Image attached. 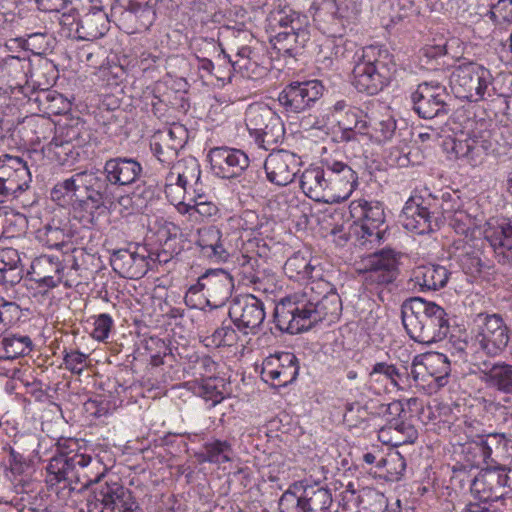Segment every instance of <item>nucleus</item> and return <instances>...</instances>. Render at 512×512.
<instances>
[{
  "label": "nucleus",
  "mask_w": 512,
  "mask_h": 512,
  "mask_svg": "<svg viewBox=\"0 0 512 512\" xmlns=\"http://www.w3.org/2000/svg\"><path fill=\"white\" fill-rule=\"evenodd\" d=\"M116 192L105 169H90L77 172L70 178L58 182L52 194L72 193L80 201V207L86 213V221L96 224L101 216L116 209Z\"/></svg>",
  "instance_id": "1"
},
{
  "label": "nucleus",
  "mask_w": 512,
  "mask_h": 512,
  "mask_svg": "<svg viewBox=\"0 0 512 512\" xmlns=\"http://www.w3.org/2000/svg\"><path fill=\"white\" fill-rule=\"evenodd\" d=\"M354 56L353 85L359 92L375 95L386 87L396 70L393 55L381 45L362 47Z\"/></svg>",
  "instance_id": "2"
},
{
  "label": "nucleus",
  "mask_w": 512,
  "mask_h": 512,
  "mask_svg": "<svg viewBox=\"0 0 512 512\" xmlns=\"http://www.w3.org/2000/svg\"><path fill=\"white\" fill-rule=\"evenodd\" d=\"M406 332L414 341L421 344H431L438 342L449 336V343L453 351L452 357L455 362L469 361L468 356L474 351V343H471L472 337L460 325H455L452 330L449 322H401Z\"/></svg>",
  "instance_id": "3"
},
{
  "label": "nucleus",
  "mask_w": 512,
  "mask_h": 512,
  "mask_svg": "<svg viewBox=\"0 0 512 512\" xmlns=\"http://www.w3.org/2000/svg\"><path fill=\"white\" fill-rule=\"evenodd\" d=\"M449 82L453 94L469 102L487 101L495 95L491 71L476 62H464L454 67Z\"/></svg>",
  "instance_id": "4"
},
{
  "label": "nucleus",
  "mask_w": 512,
  "mask_h": 512,
  "mask_svg": "<svg viewBox=\"0 0 512 512\" xmlns=\"http://www.w3.org/2000/svg\"><path fill=\"white\" fill-rule=\"evenodd\" d=\"M359 208L360 219L350 225L348 239L358 247L374 249L384 241L387 231L383 204L363 200L359 202Z\"/></svg>",
  "instance_id": "5"
},
{
  "label": "nucleus",
  "mask_w": 512,
  "mask_h": 512,
  "mask_svg": "<svg viewBox=\"0 0 512 512\" xmlns=\"http://www.w3.org/2000/svg\"><path fill=\"white\" fill-rule=\"evenodd\" d=\"M330 489L320 482L295 483L279 499L280 512H326L332 505Z\"/></svg>",
  "instance_id": "6"
},
{
  "label": "nucleus",
  "mask_w": 512,
  "mask_h": 512,
  "mask_svg": "<svg viewBox=\"0 0 512 512\" xmlns=\"http://www.w3.org/2000/svg\"><path fill=\"white\" fill-rule=\"evenodd\" d=\"M245 124L256 144L265 150L272 149L284 139L285 127L281 118L266 105H250L245 112Z\"/></svg>",
  "instance_id": "7"
},
{
  "label": "nucleus",
  "mask_w": 512,
  "mask_h": 512,
  "mask_svg": "<svg viewBox=\"0 0 512 512\" xmlns=\"http://www.w3.org/2000/svg\"><path fill=\"white\" fill-rule=\"evenodd\" d=\"M436 199L431 195H412L405 203L400 218L403 227L417 235L439 230Z\"/></svg>",
  "instance_id": "8"
},
{
  "label": "nucleus",
  "mask_w": 512,
  "mask_h": 512,
  "mask_svg": "<svg viewBox=\"0 0 512 512\" xmlns=\"http://www.w3.org/2000/svg\"><path fill=\"white\" fill-rule=\"evenodd\" d=\"M412 110L423 119L447 116L451 109L446 87L438 82H422L410 96Z\"/></svg>",
  "instance_id": "9"
},
{
  "label": "nucleus",
  "mask_w": 512,
  "mask_h": 512,
  "mask_svg": "<svg viewBox=\"0 0 512 512\" xmlns=\"http://www.w3.org/2000/svg\"><path fill=\"white\" fill-rule=\"evenodd\" d=\"M88 512H136L140 509L133 493L119 481L105 480L93 489Z\"/></svg>",
  "instance_id": "10"
},
{
  "label": "nucleus",
  "mask_w": 512,
  "mask_h": 512,
  "mask_svg": "<svg viewBox=\"0 0 512 512\" xmlns=\"http://www.w3.org/2000/svg\"><path fill=\"white\" fill-rule=\"evenodd\" d=\"M324 86L318 80L292 82L278 95L279 105L288 116L310 110L323 95Z\"/></svg>",
  "instance_id": "11"
},
{
  "label": "nucleus",
  "mask_w": 512,
  "mask_h": 512,
  "mask_svg": "<svg viewBox=\"0 0 512 512\" xmlns=\"http://www.w3.org/2000/svg\"><path fill=\"white\" fill-rule=\"evenodd\" d=\"M506 487H511L507 469L500 465H488L473 478L470 491L478 500L490 502L501 499Z\"/></svg>",
  "instance_id": "12"
},
{
  "label": "nucleus",
  "mask_w": 512,
  "mask_h": 512,
  "mask_svg": "<svg viewBox=\"0 0 512 512\" xmlns=\"http://www.w3.org/2000/svg\"><path fill=\"white\" fill-rule=\"evenodd\" d=\"M86 459L87 454L81 453L54 456L47 466L48 481L52 484L63 482V488L77 489L73 484H81V475L85 470Z\"/></svg>",
  "instance_id": "13"
},
{
  "label": "nucleus",
  "mask_w": 512,
  "mask_h": 512,
  "mask_svg": "<svg viewBox=\"0 0 512 512\" xmlns=\"http://www.w3.org/2000/svg\"><path fill=\"white\" fill-rule=\"evenodd\" d=\"M207 158L214 174L223 179L240 176L250 163L244 151L228 146L211 148Z\"/></svg>",
  "instance_id": "14"
},
{
  "label": "nucleus",
  "mask_w": 512,
  "mask_h": 512,
  "mask_svg": "<svg viewBox=\"0 0 512 512\" xmlns=\"http://www.w3.org/2000/svg\"><path fill=\"white\" fill-rule=\"evenodd\" d=\"M325 169L328 177V189L334 203L347 200L358 184L356 172L342 161H326Z\"/></svg>",
  "instance_id": "15"
},
{
  "label": "nucleus",
  "mask_w": 512,
  "mask_h": 512,
  "mask_svg": "<svg viewBox=\"0 0 512 512\" xmlns=\"http://www.w3.org/2000/svg\"><path fill=\"white\" fill-rule=\"evenodd\" d=\"M300 158L287 150L271 152L265 162L267 179L278 186L290 184L299 172Z\"/></svg>",
  "instance_id": "16"
},
{
  "label": "nucleus",
  "mask_w": 512,
  "mask_h": 512,
  "mask_svg": "<svg viewBox=\"0 0 512 512\" xmlns=\"http://www.w3.org/2000/svg\"><path fill=\"white\" fill-rule=\"evenodd\" d=\"M398 275V259L391 249L373 253L367 260L364 280L367 285H387Z\"/></svg>",
  "instance_id": "17"
},
{
  "label": "nucleus",
  "mask_w": 512,
  "mask_h": 512,
  "mask_svg": "<svg viewBox=\"0 0 512 512\" xmlns=\"http://www.w3.org/2000/svg\"><path fill=\"white\" fill-rule=\"evenodd\" d=\"M483 240L481 239H459L453 244V257L463 270L472 277L479 276L490 265L482 260Z\"/></svg>",
  "instance_id": "18"
},
{
  "label": "nucleus",
  "mask_w": 512,
  "mask_h": 512,
  "mask_svg": "<svg viewBox=\"0 0 512 512\" xmlns=\"http://www.w3.org/2000/svg\"><path fill=\"white\" fill-rule=\"evenodd\" d=\"M484 240L490 244L500 264H512V224L509 221L488 222Z\"/></svg>",
  "instance_id": "19"
},
{
  "label": "nucleus",
  "mask_w": 512,
  "mask_h": 512,
  "mask_svg": "<svg viewBox=\"0 0 512 512\" xmlns=\"http://www.w3.org/2000/svg\"><path fill=\"white\" fill-rule=\"evenodd\" d=\"M103 168L117 190L119 187L134 184L143 174L141 163L136 158L127 156L109 158Z\"/></svg>",
  "instance_id": "20"
},
{
  "label": "nucleus",
  "mask_w": 512,
  "mask_h": 512,
  "mask_svg": "<svg viewBox=\"0 0 512 512\" xmlns=\"http://www.w3.org/2000/svg\"><path fill=\"white\" fill-rule=\"evenodd\" d=\"M233 286V278L226 270L213 269L199 277L197 284L190 287L189 291L197 293L206 290L208 297L223 302L230 297Z\"/></svg>",
  "instance_id": "21"
},
{
  "label": "nucleus",
  "mask_w": 512,
  "mask_h": 512,
  "mask_svg": "<svg viewBox=\"0 0 512 512\" xmlns=\"http://www.w3.org/2000/svg\"><path fill=\"white\" fill-rule=\"evenodd\" d=\"M196 246L200 254L213 261H224L229 253L224 245L221 230L214 225L204 226L197 229Z\"/></svg>",
  "instance_id": "22"
},
{
  "label": "nucleus",
  "mask_w": 512,
  "mask_h": 512,
  "mask_svg": "<svg viewBox=\"0 0 512 512\" xmlns=\"http://www.w3.org/2000/svg\"><path fill=\"white\" fill-rule=\"evenodd\" d=\"M300 186L305 195L310 199L316 202L334 203L335 198H331L328 189L325 165L306 169L302 173Z\"/></svg>",
  "instance_id": "23"
},
{
  "label": "nucleus",
  "mask_w": 512,
  "mask_h": 512,
  "mask_svg": "<svg viewBox=\"0 0 512 512\" xmlns=\"http://www.w3.org/2000/svg\"><path fill=\"white\" fill-rule=\"evenodd\" d=\"M449 271L441 265L428 264L413 269L410 283L419 291H435L446 286Z\"/></svg>",
  "instance_id": "24"
},
{
  "label": "nucleus",
  "mask_w": 512,
  "mask_h": 512,
  "mask_svg": "<svg viewBox=\"0 0 512 512\" xmlns=\"http://www.w3.org/2000/svg\"><path fill=\"white\" fill-rule=\"evenodd\" d=\"M484 374L483 380L490 387L503 394L512 396V365L505 362L484 360L476 363Z\"/></svg>",
  "instance_id": "25"
},
{
  "label": "nucleus",
  "mask_w": 512,
  "mask_h": 512,
  "mask_svg": "<svg viewBox=\"0 0 512 512\" xmlns=\"http://www.w3.org/2000/svg\"><path fill=\"white\" fill-rule=\"evenodd\" d=\"M478 424L476 421H464L465 425V433L467 435L468 440L460 444L461 454L463 456V460L470 467H480L482 464L489 465V461L492 458L489 457L488 452L482 444V440L480 439V434L475 431L474 425Z\"/></svg>",
  "instance_id": "26"
},
{
  "label": "nucleus",
  "mask_w": 512,
  "mask_h": 512,
  "mask_svg": "<svg viewBox=\"0 0 512 512\" xmlns=\"http://www.w3.org/2000/svg\"><path fill=\"white\" fill-rule=\"evenodd\" d=\"M113 270L123 278L139 279L147 272L145 256L128 250H118L111 258Z\"/></svg>",
  "instance_id": "27"
},
{
  "label": "nucleus",
  "mask_w": 512,
  "mask_h": 512,
  "mask_svg": "<svg viewBox=\"0 0 512 512\" xmlns=\"http://www.w3.org/2000/svg\"><path fill=\"white\" fill-rule=\"evenodd\" d=\"M478 340L481 348L489 355H496L509 342L508 328L503 322H485Z\"/></svg>",
  "instance_id": "28"
},
{
  "label": "nucleus",
  "mask_w": 512,
  "mask_h": 512,
  "mask_svg": "<svg viewBox=\"0 0 512 512\" xmlns=\"http://www.w3.org/2000/svg\"><path fill=\"white\" fill-rule=\"evenodd\" d=\"M298 22L292 25V29L298 30L296 34H288L287 32H274L275 35L271 38L273 47L282 55L295 57L305 47L310 39L309 30H301Z\"/></svg>",
  "instance_id": "29"
},
{
  "label": "nucleus",
  "mask_w": 512,
  "mask_h": 512,
  "mask_svg": "<svg viewBox=\"0 0 512 512\" xmlns=\"http://www.w3.org/2000/svg\"><path fill=\"white\" fill-rule=\"evenodd\" d=\"M418 437V432L413 425L402 420L394 419L378 432V438L384 444L398 447L413 443Z\"/></svg>",
  "instance_id": "30"
},
{
  "label": "nucleus",
  "mask_w": 512,
  "mask_h": 512,
  "mask_svg": "<svg viewBox=\"0 0 512 512\" xmlns=\"http://www.w3.org/2000/svg\"><path fill=\"white\" fill-rule=\"evenodd\" d=\"M31 269L33 280L46 287L53 288L60 282L58 275L63 270V267L58 258L42 255L32 262Z\"/></svg>",
  "instance_id": "31"
},
{
  "label": "nucleus",
  "mask_w": 512,
  "mask_h": 512,
  "mask_svg": "<svg viewBox=\"0 0 512 512\" xmlns=\"http://www.w3.org/2000/svg\"><path fill=\"white\" fill-rule=\"evenodd\" d=\"M108 29L106 14L100 9L86 13L77 22L76 34L82 40H95L102 37Z\"/></svg>",
  "instance_id": "32"
},
{
  "label": "nucleus",
  "mask_w": 512,
  "mask_h": 512,
  "mask_svg": "<svg viewBox=\"0 0 512 512\" xmlns=\"http://www.w3.org/2000/svg\"><path fill=\"white\" fill-rule=\"evenodd\" d=\"M445 310L433 302H427L420 297H412L403 302L401 306L402 320H411L434 318L435 320H445Z\"/></svg>",
  "instance_id": "33"
},
{
  "label": "nucleus",
  "mask_w": 512,
  "mask_h": 512,
  "mask_svg": "<svg viewBox=\"0 0 512 512\" xmlns=\"http://www.w3.org/2000/svg\"><path fill=\"white\" fill-rule=\"evenodd\" d=\"M306 314L307 319L313 320H334L339 318L342 311V303L337 293H332L329 296L315 301L306 300Z\"/></svg>",
  "instance_id": "34"
},
{
  "label": "nucleus",
  "mask_w": 512,
  "mask_h": 512,
  "mask_svg": "<svg viewBox=\"0 0 512 512\" xmlns=\"http://www.w3.org/2000/svg\"><path fill=\"white\" fill-rule=\"evenodd\" d=\"M332 293H337L334 284L329 280L328 273H325L319 265L318 268L310 269V276L305 281L303 298L315 301L325 298Z\"/></svg>",
  "instance_id": "35"
},
{
  "label": "nucleus",
  "mask_w": 512,
  "mask_h": 512,
  "mask_svg": "<svg viewBox=\"0 0 512 512\" xmlns=\"http://www.w3.org/2000/svg\"><path fill=\"white\" fill-rule=\"evenodd\" d=\"M298 22L301 30H308L309 20L306 15L300 14L292 9H280L270 14L269 25L273 32H287L296 34L298 30L292 29V25Z\"/></svg>",
  "instance_id": "36"
},
{
  "label": "nucleus",
  "mask_w": 512,
  "mask_h": 512,
  "mask_svg": "<svg viewBox=\"0 0 512 512\" xmlns=\"http://www.w3.org/2000/svg\"><path fill=\"white\" fill-rule=\"evenodd\" d=\"M122 20L134 24L135 29H148L155 18V12L147 3L128 0L123 5Z\"/></svg>",
  "instance_id": "37"
},
{
  "label": "nucleus",
  "mask_w": 512,
  "mask_h": 512,
  "mask_svg": "<svg viewBox=\"0 0 512 512\" xmlns=\"http://www.w3.org/2000/svg\"><path fill=\"white\" fill-rule=\"evenodd\" d=\"M367 118V114L361 109L348 108L342 118L338 120V126L342 130V139L351 141L355 139V134L365 135L368 125Z\"/></svg>",
  "instance_id": "38"
},
{
  "label": "nucleus",
  "mask_w": 512,
  "mask_h": 512,
  "mask_svg": "<svg viewBox=\"0 0 512 512\" xmlns=\"http://www.w3.org/2000/svg\"><path fill=\"white\" fill-rule=\"evenodd\" d=\"M56 141L60 143L70 142L78 147L84 146L90 140V132L85 126V122L77 119H70L64 124L56 127Z\"/></svg>",
  "instance_id": "39"
},
{
  "label": "nucleus",
  "mask_w": 512,
  "mask_h": 512,
  "mask_svg": "<svg viewBox=\"0 0 512 512\" xmlns=\"http://www.w3.org/2000/svg\"><path fill=\"white\" fill-rule=\"evenodd\" d=\"M203 448L202 452L196 454L200 463L209 462L220 465L232 461V445L226 440L214 439L206 442Z\"/></svg>",
  "instance_id": "40"
},
{
  "label": "nucleus",
  "mask_w": 512,
  "mask_h": 512,
  "mask_svg": "<svg viewBox=\"0 0 512 512\" xmlns=\"http://www.w3.org/2000/svg\"><path fill=\"white\" fill-rule=\"evenodd\" d=\"M420 360H423V365L428 369L429 376L434 378L439 387L446 385L447 378L450 374V361L449 358L438 352H430L420 354Z\"/></svg>",
  "instance_id": "41"
},
{
  "label": "nucleus",
  "mask_w": 512,
  "mask_h": 512,
  "mask_svg": "<svg viewBox=\"0 0 512 512\" xmlns=\"http://www.w3.org/2000/svg\"><path fill=\"white\" fill-rule=\"evenodd\" d=\"M196 45L198 46L197 51L201 53L202 55L197 54L196 58L199 61V69L202 71L207 72L208 74H212L214 69L213 62L205 57V54L211 55L218 53V55H223V58L227 59L228 62L232 65V67L235 69L238 65V61H232L230 58V55H228L225 50L222 48L221 44L216 42L213 38L207 39V38H199L196 41Z\"/></svg>",
  "instance_id": "42"
},
{
  "label": "nucleus",
  "mask_w": 512,
  "mask_h": 512,
  "mask_svg": "<svg viewBox=\"0 0 512 512\" xmlns=\"http://www.w3.org/2000/svg\"><path fill=\"white\" fill-rule=\"evenodd\" d=\"M306 300L300 299L297 295L282 299L274 307V318L278 320H306Z\"/></svg>",
  "instance_id": "43"
},
{
  "label": "nucleus",
  "mask_w": 512,
  "mask_h": 512,
  "mask_svg": "<svg viewBox=\"0 0 512 512\" xmlns=\"http://www.w3.org/2000/svg\"><path fill=\"white\" fill-rule=\"evenodd\" d=\"M194 192L197 193L195 204L186 205L184 213H187L190 218H195V221L198 220V217L201 218L202 221L207 222H214L219 219L221 213L218 206L211 201L204 200L203 195L200 193V189L194 188Z\"/></svg>",
  "instance_id": "44"
},
{
  "label": "nucleus",
  "mask_w": 512,
  "mask_h": 512,
  "mask_svg": "<svg viewBox=\"0 0 512 512\" xmlns=\"http://www.w3.org/2000/svg\"><path fill=\"white\" fill-rule=\"evenodd\" d=\"M396 120L391 116L382 119H368L365 135L376 143H386L396 135Z\"/></svg>",
  "instance_id": "45"
},
{
  "label": "nucleus",
  "mask_w": 512,
  "mask_h": 512,
  "mask_svg": "<svg viewBox=\"0 0 512 512\" xmlns=\"http://www.w3.org/2000/svg\"><path fill=\"white\" fill-rule=\"evenodd\" d=\"M230 320H265L266 314L263 303L254 296H251L243 306H236L227 311Z\"/></svg>",
  "instance_id": "46"
},
{
  "label": "nucleus",
  "mask_w": 512,
  "mask_h": 512,
  "mask_svg": "<svg viewBox=\"0 0 512 512\" xmlns=\"http://www.w3.org/2000/svg\"><path fill=\"white\" fill-rule=\"evenodd\" d=\"M85 463V470L81 475V486L78 490L89 488L91 485L99 487V485L104 484L105 481L103 480L107 471L105 464L97 457H92L91 455H87Z\"/></svg>",
  "instance_id": "47"
},
{
  "label": "nucleus",
  "mask_w": 512,
  "mask_h": 512,
  "mask_svg": "<svg viewBox=\"0 0 512 512\" xmlns=\"http://www.w3.org/2000/svg\"><path fill=\"white\" fill-rule=\"evenodd\" d=\"M325 48L330 50L331 54L329 56L324 55L322 60L318 59L317 61L321 62L325 67H330L335 59L349 58L354 51L355 43L339 36L328 39L325 43Z\"/></svg>",
  "instance_id": "48"
},
{
  "label": "nucleus",
  "mask_w": 512,
  "mask_h": 512,
  "mask_svg": "<svg viewBox=\"0 0 512 512\" xmlns=\"http://www.w3.org/2000/svg\"><path fill=\"white\" fill-rule=\"evenodd\" d=\"M31 181L32 176L27 163L20 158L14 168V173H11L5 184L12 193L13 198H17L29 189Z\"/></svg>",
  "instance_id": "49"
},
{
  "label": "nucleus",
  "mask_w": 512,
  "mask_h": 512,
  "mask_svg": "<svg viewBox=\"0 0 512 512\" xmlns=\"http://www.w3.org/2000/svg\"><path fill=\"white\" fill-rule=\"evenodd\" d=\"M3 358L15 359L29 354L33 349V343L29 336L11 335L2 340Z\"/></svg>",
  "instance_id": "50"
},
{
  "label": "nucleus",
  "mask_w": 512,
  "mask_h": 512,
  "mask_svg": "<svg viewBox=\"0 0 512 512\" xmlns=\"http://www.w3.org/2000/svg\"><path fill=\"white\" fill-rule=\"evenodd\" d=\"M249 322H232L229 325L222 326L212 334V342L216 346H232L238 339V332L247 334Z\"/></svg>",
  "instance_id": "51"
},
{
  "label": "nucleus",
  "mask_w": 512,
  "mask_h": 512,
  "mask_svg": "<svg viewBox=\"0 0 512 512\" xmlns=\"http://www.w3.org/2000/svg\"><path fill=\"white\" fill-rule=\"evenodd\" d=\"M277 373H279V377L276 378V381L280 386H287L294 382L299 373L297 357L290 352H281Z\"/></svg>",
  "instance_id": "52"
},
{
  "label": "nucleus",
  "mask_w": 512,
  "mask_h": 512,
  "mask_svg": "<svg viewBox=\"0 0 512 512\" xmlns=\"http://www.w3.org/2000/svg\"><path fill=\"white\" fill-rule=\"evenodd\" d=\"M226 383L223 378L209 377L202 380L198 388V394L207 401H212V406L220 403L225 398Z\"/></svg>",
  "instance_id": "53"
},
{
  "label": "nucleus",
  "mask_w": 512,
  "mask_h": 512,
  "mask_svg": "<svg viewBox=\"0 0 512 512\" xmlns=\"http://www.w3.org/2000/svg\"><path fill=\"white\" fill-rule=\"evenodd\" d=\"M318 267L319 265H312L303 256L295 254L285 262L284 271L289 278L305 282L310 276V269Z\"/></svg>",
  "instance_id": "54"
},
{
  "label": "nucleus",
  "mask_w": 512,
  "mask_h": 512,
  "mask_svg": "<svg viewBox=\"0 0 512 512\" xmlns=\"http://www.w3.org/2000/svg\"><path fill=\"white\" fill-rule=\"evenodd\" d=\"M78 146L70 143L64 142L60 143L56 141V136H54L49 143H47L44 147L45 151L52 155V157L58 162L64 164L68 162L70 159H76L79 156V153L75 151Z\"/></svg>",
  "instance_id": "55"
},
{
  "label": "nucleus",
  "mask_w": 512,
  "mask_h": 512,
  "mask_svg": "<svg viewBox=\"0 0 512 512\" xmlns=\"http://www.w3.org/2000/svg\"><path fill=\"white\" fill-rule=\"evenodd\" d=\"M183 146V139H180L177 143H168L167 140H162V142L151 143V150L161 163L169 166L177 158L178 151Z\"/></svg>",
  "instance_id": "56"
},
{
  "label": "nucleus",
  "mask_w": 512,
  "mask_h": 512,
  "mask_svg": "<svg viewBox=\"0 0 512 512\" xmlns=\"http://www.w3.org/2000/svg\"><path fill=\"white\" fill-rule=\"evenodd\" d=\"M492 143L483 134L473 133L466 160L473 166L481 163L484 156L488 154Z\"/></svg>",
  "instance_id": "57"
},
{
  "label": "nucleus",
  "mask_w": 512,
  "mask_h": 512,
  "mask_svg": "<svg viewBox=\"0 0 512 512\" xmlns=\"http://www.w3.org/2000/svg\"><path fill=\"white\" fill-rule=\"evenodd\" d=\"M186 164V168L183 171H180L181 164L174 167L178 171L177 184L184 190L193 185L197 187L201 174L200 166L195 159H190Z\"/></svg>",
  "instance_id": "58"
},
{
  "label": "nucleus",
  "mask_w": 512,
  "mask_h": 512,
  "mask_svg": "<svg viewBox=\"0 0 512 512\" xmlns=\"http://www.w3.org/2000/svg\"><path fill=\"white\" fill-rule=\"evenodd\" d=\"M37 238L49 248L61 249L66 243L67 235L59 227L46 225L37 231Z\"/></svg>",
  "instance_id": "59"
},
{
  "label": "nucleus",
  "mask_w": 512,
  "mask_h": 512,
  "mask_svg": "<svg viewBox=\"0 0 512 512\" xmlns=\"http://www.w3.org/2000/svg\"><path fill=\"white\" fill-rule=\"evenodd\" d=\"M245 278L254 286L255 290L267 292L269 288L265 285L264 279L259 271V260L253 257H245L242 264Z\"/></svg>",
  "instance_id": "60"
},
{
  "label": "nucleus",
  "mask_w": 512,
  "mask_h": 512,
  "mask_svg": "<svg viewBox=\"0 0 512 512\" xmlns=\"http://www.w3.org/2000/svg\"><path fill=\"white\" fill-rule=\"evenodd\" d=\"M387 468L384 472L380 473L386 481H398L405 469L406 461L400 453H393L387 456Z\"/></svg>",
  "instance_id": "61"
},
{
  "label": "nucleus",
  "mask_w": 512,
  "mask_h": 512,
  "mask_svg": "<svg viewBox=\"0 0 512 512\" xmlns=\"http://www.w3.org/2000/svg\"><path fill=\"white\" fill-rule=\"evenodd\" d=\"M367 416V405H361L359 402H351L345 405L343 420L348 426L357 427L367 419Z\"/></svg>",
  "instance_id": "62"
},
{
  "label": "nucleus",
  "mask_w": 512,
  "mask_h": 512,
  "mask_svg": "<svg viewBox=\"0 0 512 512\" xmlns=\"http://www.w3.org/2000/svg\"><path fill=\"white\" fill-rule=\"evenodd\" d=\"M49 37L46 33L28 34L26 38L21 39L22 47L31 51L33 54L41 55L45 53L49 46Z\"/></svg>",
  "instance_id": "63"
},
{
  "label": "nucleus",
  "mask_w": 512,
  "mask_h": 512,
  "mask_svg": "<svg viewBox=\"0 0 512 512\" xmlns=\"http://www.w3.org/2000/svg\"><path fill=\"white\" fill-rule=\"evenodd\" d=\"M490 15L494 22L512 24V0H498Z\"/></svg>",
  "instance_id": "64"
}]
</instances>
